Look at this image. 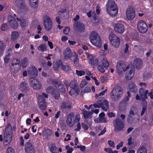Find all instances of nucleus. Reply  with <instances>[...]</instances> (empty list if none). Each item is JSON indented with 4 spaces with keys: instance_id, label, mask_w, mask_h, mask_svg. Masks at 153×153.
<instances>
[{
    "instance_id": "f8f14e48",
    "label": "nucleus",
    "mask_w": 153,
    "mask_h": 153,
    "mask_svg": "<svg viewBox=\"0 0 153 153\" xmlns=\"http://www.w3.org/2000/svg\"><path fill=\"white\" fill-rule=\"evenodd\" d=\"M116 67L117 71L119 74H121L126 70L125 63L123 61H119L117 64Z\"/></svg>"
},
{
    "instance_id": "bf43d9fd",
    "label": "nucleus",
    "mask_w": 153,
    "mask_h": 153,
    "mask_svg": "<svg viewBox=\"0 0 153 153\" xmlns=\"http://www.w3.org/2000/svg\"><path fill=\"white\" fill-rule=\"evenodd\" d=\"M65 148L67 150V153H71L72 152L73 149L72 148H70L69 146H66Z\"/></svg>"
},
{
    "instance_id": "e433bc0d",
    "label": "nucleus",
    "mask_w": 153,
    "mask_h": 153,
    "mask_svg": "<svg viewBox=\"0 0 153 153\" xmlns=\"http://www.w3.org/2000/svg\"><path fill=\"white\" fill-rule=\"evenodd\" d=\"M126 104L121 102L119 104V109L121 111H123L126 109Z\"/></svg>"
},
{
    "instance_id": "7ed1b4c3",
    "label": "nucleus",
    "mask_w": 153,
    "mask_h": 153,
    "mask_svg": "<svg viewBox=\"0 0 153 153\" xmlns=\"http://www.w3.org/2000/svg\"><path fill=\"white\" fill-rule=\"evenodd\" d=\"M13 131L12 127L10 124H8L5 130L4 138L5 141L10 143L12 140Z\"/></svg>"
},
{
    "instance_id": "2eb2a0df",
    "label": "nucleus",
    "mask_w": 153,
    "mask_h": 153,
    "mask_svg": "<svg viewBox=\"0 0 153 153\" xmlns=\"http://www.w3.org/2000/svg\"><path fill=\"white\" fill-rule=\"evenodd\" d=\"M8 21L10 26L12 28L16 29L17 28L18 23L14 17L11 16H9Z\"/></svg>"
},
{
    "instance_id": "de8ad7c7",
    "label": "nucleus",
    "mask_w": 153,
    "mask_h": 153,
    "mask_svg": "<svg viewBox=\"0 0 153 153\" xmlns=\"http://www.w3.org/2000/svg\"><path fill=\"white\" fill-rule=\"evenodd\" d=\"M55 89L52 86H49L47 88L46 91L48 94H52L54 91V89Z\"/></svg>"
},
{
    "instance_id": "864d4df0",
    "label": "nucleus",
    "mask_w": 153,
    "mask_h": 153,
    "mask_svg": "<svg viewBox=\"0 0 153 153\" xmlns=\"http://www.w3.org/2000/svg\"><path fill=\"white\" fill-rule=\"evenodd\" d=\"M76 74L79 76H82V75H83L85 74V72L82 71V70H80V71H79L77 70H76Z\"/></svg>"
},
{
    "instance_id": "423d86ee",
    "label": "nucleus",
    "mask_w": 153,
    "mask_h": 153,
    "mask_svg": "<svg viewBox=\"0 0 153 153\" xmlns=\"http://www.w3.org/2000/svg\"><path fill=\"white\" fill-rule=\"evenodd\" d=\"M97 102L103 111H107V109L109 108V103L107 100H105L103 97H101L99 98Z\"/></svg>"
},
{
    "instance_id": "49530a36",
    "label": "nucleus",
    "mask_w": 153,
    "mask_h": 153,
    "mask_svg": "<svg viewBox=\"0 0 153 153\" xmlns=\"http://www.w3.org/2000/svg\"><path fill=\"white\" fill-rule=\"evenodd\" d=\"M74 57L75 58V59H74V63L76 67H78L79 65V59L78 58V54L76 53V54Z\"/></svg>"
},
{
    "instance_id": "603ef678",
    "label": "nucleus",
    "mask_w": 153,
    "mask_h": 153,
    "mask_svg": "<svg viewBox=\"0 0 153 153\" xmlns=\"http://www.w3.org/2000/svg\"><path fill=\"white\" fill-rule=\"evenodd\" d=\"M13 51L12 49L10 48L7 51L6 53V56L10 58V57L13 54Z\"/></svg>"
},
{
    "instance_id": "dca6fc26",
    "label": "nucleus",
    "mask_w": 153,
    "mask_h": 153,
    "mask_svg": "<svg viewBox=\"0 0 153 153\" xmlns=\"http://www.w3.org/2000/svg\"><path fill=\"white\" fill-rule=\"evenodd\" d=\"M75 30L79 32H84L85 30V27L84 24L80 22H77L74 24Z\"/></svg>"
},
{
    "instance_id": "0eeeda50",
    "label": "nucleus",
    "mask_w": 153,
    "mask_h": 153,
    "mask_svg": "<svg viewBox=\"0 0 153 153\" xmlns=\"http://www.w3.org/2000/svg\"><path fill=\"white\" fill-rule=\"evenodd\" d=\"M137 27L138 31L143 33L146 32L148 28L146 23L142 20H140L138 22Z\"/></svg>"
},
{
    "instance_id": "a18cd8bd",
    "label": "nucleus",
    "mask_w": 153,
    "mask_h": 153,
    "mask_svg": "<svg viewBox=\"0 0 153 153\" xmlns=\"http://www.w3.org/2000/svg\"><path fill=\"white\" fill-rule=\"evenodd\" d=\"M57 149V148L56 147L54 144L53 143L51 144L50 151L52 153H55Z\"/></svg>"
},
{
    "instance_id": "c9c22d12",
    "label": "nucleus",
    "mask_w": 153,
    "mask_h": 153,
    "mask_svg": "<svg viewBox=\"0 0 153 153\" xmlns=\"http://www.w3.org/2000/svg\"><path fill=\"white\" fill-rule=\"evenodd\" d=\"M119 38L116 36V35L113 33H110L109 36V39L111 42V43L112 41H114Z\"/></svg>"
},
{
    "instance_id": "7c9ffc66",
    "label": "nucleus",
    "mask_w": 153,
    "mask_h": 153,
    "mask_svg": "<svg viewBox=\"0 0 153 153\" xmlns=\"http://www.w3.org/2000/svg\"><path fill=\"white\" fill-rule=\"evenodd\" d=\"M20 61L17 58H15L12 60L10 66H20Z\"/></svg>"
},
{
    "instance_id": "72a5a7b5",
    "label": "nucleus",
    "mask_w": 153,
    "mask_h": 153,
    "mask_svg": "<svg viewBox=\"0 0 153 153\" xmlns=\"http://www.w3.org/2000/svg\"><path fill=\"white\" fill-rule=\"evenodd\" d=\"M52 94L53 97L56 100H58L60 97L59 92L56 89H54Z\"/></svg>"
},
{
    "instance_id": "2f4dec72",
    "label": "nucleus",
    "mask_w": 153,
    "mask_h": 153,
    "mask_svg": "<svg viewBox=\"0 0 153 153\" xmlns=\"http://www.w3.org/2000/svg\"><path fill=\"white\" fill-rule=\"evenodd\" d=\"M53 85L56 88H59V86H61V83L59 80L54 79L52 81Z\"/></svg>"
},
{
    "instance_id": "5701e85b",
    "label": "nucleus",
    "mask_w": 153,
    "mask_h": 153,
    "mask_svg": "<svg viewBox=\"0 0 153 153\" xmlns=\"http://www.w3.org/2000/svg\"><path fill=\"white\" fill-rule=\"evenodd\" d=\"M100 37L99 34L95 32H91L89 36L90 40L92 43L94 41Z\"/></svg>"
},
{
    "instance_id": "09e8293b",
    "label": "nucleus",
    "mask_w": 153,
    "mask_h": 153,
    "mask_svg": "<svg viewBox=\"0 0 153 153\" xmlns=\"http://www.w3.org/2000/svg\"><path fill=\"white\" fill-rule=\"evenodd\" d=\"M47 47L46 45H42L39 46L38 47V49L39 51L43 52L46 50Z\"/></svg>"
},
{
    "instance_id": "f3484780",
    "label": "nucleus",
    "mask_w": 153,
    "mask_h": 153,
    "mask_svg": "<svg viewBox=\"0 0 153 153\" xmlns=\"http://www.w3.org/2000/svg\"><path fill=\"white\" fill-rule=\"evenodd\" d=\"M115 31L119 33H122L125 30L124 26L121 24L117 23L116 24L114 27Z\"/></svg>"
},
{
    "instance_id": "79ce46f5",
    "label": "nucleus",
    "mask_w": 153,
    "mask_h": 153,
    "mask_svg": "<svg viewBox=\"0 0 153 153\" xmlns=\"http://www.w3.org/2000/svg\"><path fill=\"white\" fill-rule=\"evenodd\" d=\"M61 68L65 72L70 71L71 69L69 65H64L63 64V63L62 64Z\"/></svg>"
},
{
    "instance_id": "6e6d98bb",
    "label": "nucleus",
    "mask_w": 153,
    "mask_h": 153,
    "mask_svg": "<svg viewBox=\"0 0 153 153\" xmlns=\"http://www.w3.org/2000/svg\"><path fill=\"white\" fill-rule=\"evenodd\" d=\"M60 91L62 92H64L65 91V87L62 84H61V86H59V88H57Z\"/></svg>"
},
{
    "instance_id": "6e6552de",
    "label": "nucleus",
    "mask_w": 153,
    "mask_h": 153,
    "mask_svg": "<svg viewBox=\"0 0 153 153\" xmlns=\"http://www.w3.org/2000/svg\"><path fill=\"white\" fill-rule=\"evenodd\" d=\"M74 113L71 112L68 114L67 116L66 121V124L70 127H72L75 124Z\"/></svg>"
},
{
    "instance_id": "412c9836",
    "label": "nucleus",
    "mask_w": 153,
    "mask_h": 153,
    "mask_svg": "<svg viewBox=\"0 0 153 153\" xmlns=\"http://www.w3.org/2000/svg\"><path fill=\"white\" fill-rule=\"evenodd\" d=\"M148 90H146L144 92V89L143 88H140L139 91V95L141 98H145L146 99H148L147 94L149 93Z\"/></svg>"
},
{
    "instance_id": "473e14b6",
    "label": "nucleus",
    "mask_w": 153,
    "mask_h": 153,
    "mask_svg": "<svg viewBox=\"0 0 153 153\" xmlns=\"http://www.w3.org/2000/svg\"><path fill=\"white\" fill-rule=\"evenodd\" d=\"M30 6L32 7L35 8L37 7L38 0H28Z\"/></svg>"
},
{
    "instance_id": "37998d69",
    "label": "nucleus",
    "mask_w": 153,
    "mask_h": 153,
    "mask_svg": "<svg viewBox=\"0 0 153 153\" xmlns=\"http://www.w3.org/2000/svg\"><path fill=\"white\" fill-rule=\"evenodd\" d=\"M102 64L105 68L108 67L109 65V62L105 57H104L102 61Z\"/></svg>"
},
{
    "instance_id": "4be33fe9",
    "label": "nucleus",
    "mask_w": 153,
    "mask_h": 153,
    "mask_svg": "<svg viewBox=\"0 0 153 153\" xmlns=\"http://www.w3.org/2000/svg\"><path fill=\"white\" fill-rule=\"evenodd\" d=\"M94 112L92 110L91 112L85 110L82 111V114L84 117L85 119H87L91 118L92 115Z\"/></svg>"
},
{
    "instance_id": "13d9d810",
    "label": "nucleus",
    "mask_w": 153,
    "mask_h": 153,
    "mask_svg": "<svg viewBox=\"0 0 153 153\" xmlns=\"http://www.w3.org/2000/svg\"><path fill=\"white\" fill-rule=\"evenodd\" d=\"M88 83V82L85 79H83L80 84V86L81 88H83L85 85H86Z\"/></svg>"
},
{
    "instance_id": "393cba45",
    "label": "nucleus",
    "mask_w": 153,
    "mask_h": 153,
    "mask_svg": "<svg viewBox=\"0 0 153 153\" xmlns=\"http://www.w3.org/2000/svg\"><path fill=\"white\" fill-rule=\"evenodd\" d=\"M33 147L32 144L29 140L25 145V151L26 152H30L33 149Z\"/></svg>"
},
{
    "instance_id": "f03ea898",
    "label": "nucleus",
    "mask_w": 153,
    "mask_h": 153,
    "mask_svg": "<svg viewBox=\"0 0 153 153\" xmlns=\"http://www.w3.org/2000/svg\"><path fill=\"white\" fill-rule=\"evenodd\" d=\"M106 6L107 11L110 15L114 16L117 14L118 9L114 0H108Z\"/></svg>"
},
{
    "instance_id": "c756f323",
    "label": "nucleus",
    "mask_w": 153,
    "mask_h": 153,
    "mask_svg": "<svg viewBox=\"0 0 153 153\" xmlns=\"http://www.w3.org/2000/svg\"><path fill=\"white\" fill-rule=\"evenodd\" d=\"M20 66H10V71L11 73H16L19 70Z\"/></svg>"
},
{
    "instance_id": "c03bdc74",
    "label": "nucleus",
    "mask_w": 153,
    "mask_h": 153,
    "mask_svg": "<svg viewBox=\"0 0 153 153\" xmlns=\"http://www.w3.org/2000/svg\"><path fill=\"white\" fill-rule=\"evenodd\" d=\"M92 61V62H91V61L89 63L91 65V66L93 67H94L95 65H98L99 63L98 59L97 58L95 59H94Z\"/></svg>"
},
{
    "instance_id": "c85d7f7f",
    "label": "nucleus",
    "mask_w": 153,
    "mask_h": 153,
    "mask_svg": "<svg viewBox=\"0 0 153 153\" xmlns=\"http://www.w3.org/2000/svg\"><path fill=\"white\" fill-rule=\"evenodd\" d=\"M19 37V33L17 31H13L11 34V40L12 41L16 40Z\"/></svg>"
},
{
    "instance_id": "69168bd1",
    "label": "nucleus",
    "mask_w": 153,
    "mask_h": 153,
    "mask_svg": "<svg viewBox=\"0 0 153 153\" xmlns=\"http://www.w3.org/2000/svg\"><path fill=\"white\" fill-rule=\"evenodd\" d=\"M98 69L102 73H104L105 71V70L103 67L101 65L99 66L98 67Z\"/></svg>"
},
{
    "instance_id": "052dcab7",
    "label": "nucleus",
    "mask_w": 153,
    "mask_h": 153,
    "mask_svg": "<svg viewBox=\"0 0 153 153\" xmlns=\"http://www.w3.org/2000/svg\"><path fill=\"white\" fill-rule=\"evenodd\" d=\"M141 98L142 101V103H143V107H146L147 108V102L146 101V98L144 97Z\"/></svg>"
},
{
    "instance_id": "bb28decb",
    "label": "nucleus",
    "mask_w": 153,
    "mask_h": 153,
    "mask_svg": "<svg viewBox=\"0 0 153 153\" xmlns=\"http://www.w3.org/2000/svg\"><path fill=\"white\" fill-rule=\"evenodd\" d=\"M27 84L24 81L21 83L20 86V89L22 91H26L27 88Z\"/></svg>"
},
{
    "instance_id": "9b49d317",
    "label": "nucleus",
    "mask_w": 153,
    "mask_h": 153,
    "mask_svg": "<svg viewBox=\"0 0 153 153\" xmlns=\"http://www.w3.org/2000/svg\"><path fill=\"white\" fill-rule=\"evenodd\" d=\"M126 15L128 19L132 20L135 16V13L134 9L132 7H129L126 10Z\"/></svg>"
},
{
    "instance_id": "a211bd4d",
    "label": "nucleus",
    "mask_w": 153,
    "mask_h": 153,
    "mask_svg": "<svg viewBox=\"0 0 153 153\" xmlns=\"http://www.w3.org/2000/svg\"><path fill=\"white\" fill-rule=\"evenodd\" d=\"M134 65L137 70H140L143 65L142 60L140 58L135 59L133 63Z\"/></svg>"
},
{
    "instance_id": "ddd939ff",
    "label": "nucleus",
    "mask_w": 153,
    "mask_h": 153,
    "mask_svg": "<svg viewBox=\"0 0 153 153\" xmlns=\"http://www.w3.org/2000/svg\"><path fill=\"white\" fill-rule=\"evenodd\" d=\"M27 71L28 75L32 77H35L37 76L38 73L37 69L33 66L28 67L27 68Z\"/></svg>"
},
{
    "instance_id": "5fc2aeb1",
    "label": "nucleus",
    "mask_w": 153,
    "mask_h": 153,
    "mask_svg": "<svg viewBox=\"0 0 153 153\" xmlns=\"http://www.w3.org/2000/svg\"><path fill=\"white\" fill-rule=\"evenodd\" d=\"M134 76V74H128L127 73L126 74V79L128 80H130L132 79Z\"/></svg>"
},
{
    "instance_id": "f704fd0d",
    "label": "nucleus",
    "mask_w": 153,
    "mask_h": 153,
    "mask_svg": "<svg viewBox=\"0 0 153 153\" xmlns=\"http://www.w3.org/2000/svg\"><path fill=\"white\" fill-rule=\"evenodd\" d=\"M21 65L23 68H26L29 65L27 58L25 57L23 59L21 62Z\"/></svg>"
},
{
    "instance_id": "9d476101",
    "label": "nucleus",
    "mask_w": 153,
    "mask_h": 153,
    "mask_svg": "<svg viewBox=\"0 0 153 153\" xmlns=\"http://www.w3.org/2000/svg\"><path fill=\"white\" fill-rule=\"evenodd\" d=\"M76 54L74 52H72L71 49L69 47L67 48L63 53L64 59H71Z\"/></svg>"
},
{
    "instance_id": "a19ab883",
    "label": "nucleus",
    "mask_w": 153,
    "mask_h": 153,
    "mask_svg": "<svg viewBox=\"0 0 153 153\" xmlns=\"http://www.w3.org/2000/svg\"><path fill=\"white\" fill-rule=\"evenodd\" d=\"M17 20L20 22V23L22 27L23 28L25 27L27 25L26 21L25 19H20L16 18Z\"/></svg>"
},
{
    "instance_id": "3c124183",
    "label": "nucleus",
    "mask_w": 153,
    "mask_h": 153,
    "mask_svg": "<svg viewBox=\"0 0 153 153\" xmlns=\"http://www.w3.org/2000/svg\"><path fill=\"white\" fill-rule=\"evenodd\" d=\"M127 121L128 123L130 124H132L133 123H134V117H127Z\"/></svg>"
},
{
    "instance_id": "4d7b16f0",
    "label": "nucleus",
    "mask_w": 153,
    "mask_h": 153,
    "mask_svg": "<svg viewBox=\"0 0 153 153\" xmlns=\"http://www.w3.org/2000/svg\"><path fill=\"white\" fill-rule=\"evenodd\" d=\"M70 30L69 27H66L63 30V32L65 34L68 35L69 32Z\"/></svg>"
},
{
    "instance_id": "f257e3e1",
    "label": "nucleus",
    "mask_w": 153,
    "mask_h": 153,
    "mask_svg": "<svg viewBox=\"0 0 153 153\" xmlns=\"http://www.w3.org/2000/svg\"><path fill=\"white\" fill-rule=\"evenodd\" d=\"M123 94V90L122 88L119 87L114 88L110 94L111 100L114 101L118 100L120 99Z\"/></svg>"
},
{
    "instance_id": "4468645a",
    "label": "nucleus",
    "mask_w": 153,
    "mask_h": 153,
    "mask_svg": "<svg viewBox=\"0 0 153 153\" xmlns=\"http://www.w3.org/2000/svg\"><path fill=\"white\" fill-rule=\"evenodd\" d=\"M60 107L61 110L63 111L66 109H70L72 108V103L69 100H66L62 102Z\"/></svg>"
},
{
    "instance_id": "774afa93",
    "label": "nucleus",
    "mask_w": 153,
    "mask_h": 153,
    "mask_svg": "<svg viewBox=\"0 0 153 153\" xmlns=\"http://www.w3.org/2000/svg\"><path fill=\"white\" fill-rule=\"evenodd\" d=\"M100 123H106L108 122L107 120L104 117H99Z\"/></svg>"
},
{
    "instance_id": "a878e982",
    "label": "nucleus",
    "mask_w": 153,
    "mask_h": 153,
    "mask_svg": "<svg viewBox=\"0 0 153 153\" xmlns=\"http://www.w3.org/2000/svg\"><path fill=\"white\" fill-rule=\"evenodd\" d=\"M62 63V62L61 60L57 61L54 63L53 64L54 69L56 71L58 70L60 67H61Z\"/></svg>"
},
{
    "instance_id": "1a4fd4ad",
    "label": "nucleus",
    "mask_w": 153,
    "mask_h": 153,
    "mask_svg": "<svg viewBox=\"0 0 153 153\" xmlns=\"http://www.w3.org/2000/svg\"><path fill=\"white\" fill-rule=\"evenodd\" d=\"M44 19V24L45 28L47 31H50L52 27V21L51 19L47 16H45Z\"/></svg>"
},
{
    "instance_id": "e2e57ef3",
    "label": "nucleus",
    "mask_w": 153,
    "mask_h": 153,
    "mask_svg": "<svg viewBox=\"0 0 153 153\" xmlns=\"http://www.w3.org/2000/svg\"><path fill=\"white\" fill-rule=\"evenodd\" d=\"M108 143L109 146L112 148L115 147L114 143V141L111 140H108Z\"/></svg>"
},
{
    "instance_id": "6ab92c4d",
    "label": "nucleus",
    "mask_w": 153,
    "mask_h": 153,
    "mask_svg": "<svg viewBox=\"0 0 153 153\" xmlns=\"http://www.w3.org/2000/svg\"><path fill=\"white\" fill-rule=\"evenodd\" d=\"M38 99L40 108L43 110L46 109V106L45 103V99L43 98L42 96L41 95L38 96Z\"/></svg>"
},
{
    "instance_id": "58836bf2",
    "label": "nucleus",
    "mask_w": 153,
    "mask_h": 153,
    "mask_svg": "<svg viewBox=\"0 0 153 153\" xmlns=\"http://www.w3.org/2000/svg\"><path fill=\"white\" fill-rule=\"evenodd\" d=\"M137 152V153H147V150L144 146H141L138 149Z\"/></svg>"
},
{
    "instance_id": "39448f33",
    "label": "nucleus",
    "mask_w": 153,
    "mask_h": 153,
    "mask_svg": "<svg viewBox=\"0 0 153 153\" xmlns=\"http://www.w3.org/2000/svg\"><path fill=\"white\" fill-rule=\"evenodd\" d=\"M29 83L30 86L35 90L41 88V85L38 79L35 77H32L29 79Z\"/></svg>"
},
{
    "instance_id": "0e129e2a",
    "label": "nucleus",
    "mask_w": 153,
    "mask_h": 153,
    "mask_svg": "<svg viewBox=\"0 0 153 153\" xmlns=\"http://www.w3.org/2000/svg\"><path fill=\"white\" fill-rule=\"evenodd\" d=\"M8 28V25L6 24H3L1 27L2 30L4 31L6 30Z\"/></svg>"
},
{
    "instance_id": "4c0bfd02",
    "label": "nucleus",
    "mask_w": 153,
    "mask_h": 153,
    "mask_svg": "<svg viewBox=\"0 0 153 153\" xmlns=\"http://www.w3.org/2000/svg\"><path fill=\"white\" fill-rule=\"evenodd\" d=\"M120 42V38H119L114 41H112L111 44L113 46L116 48H118Z\"/></svg>"
},
{
    "instance_id": "680f3d73",
    "label": "nucleus",
    "mask_w": 153,
    "mask_h": 153,
    "mask_svg": "<svg viewBox=\"0 0 153 153\" xmlns=\"http://www.w3.org/2000/svg\"><path fill=\"white\" fill-rule=\"evenodd\" d=\"M129 98L126 97L124 98V99L122 101H121V102L127 105V102L129 101Z\"/></svg>"
},
{
    "instance_id": "b1692460",
    "label": "nucleus",
    "mask_w": 153,
    "mask_h": 153,
    "mask_svg": "<svg viewBox=\"0 0 153 153\" xmlns=\"http://www.w3.org/2000/svg\"><path fill=\"white\" fill-rule=\"evenodd\" d=\"M128 86L131 92L135 93L137 91V86L134 83L130 82L128 84Z\"/></svg>"
},
{
    "instance_id": "20e7f679",
    "label": "nucleus",
    "mask_w": 153,
    "mask_h": 153,
    "mask_svg": "<svg viewBox=\"0 0 153 153\" xmlns=\"http://www.w3.org/2000/svg\"><path fill=\"white\" fill-rule=\"evenodd\" d=\"M113 126L114 127V131L118 132L122 131L124 128V123L121 119L117 118L113 122Z\"/></svg>"
},
{
    "instance_id": "ea45409f",
    "label": "nucleus",
    "mask_w": 153,
    "mask_h": 153,
    "mask_svg": "<svg viewBox=\"0 0 153 153\" xmlns=\"http://www.w3.org/2000/svg\"><path fill=\"white\" fill-rule=\"evenodd\" d=\"M78 86L77 81L74 79L71 80L70 82V87L73 89H75Z\"/></svg>"
},
{
    "instance_id": "338daca9",
    "label": "nucleus",
    "mask_w": 153,
    "mask_h": 153,
    "mask_svg": "<svg viewBox=\"0 0 153 153\" xmlns=\"http://www.w3.org/2000/svg\"><path fill=\"white\" fill-rule=\"evenodd\" d=\"M14 152L13 148L11 147H8L7 150V153H14Z\"/></svg>"
},
{
    "instance_id": "aec40b11",
    "label": "nucleus",
    "mask_w": 153,
    "mask_h": 153,
    "mask_svg": "<svg viewBox=\"0 0 153 153\" xmlns=\"http://www.w3.org/2000/svg\"><path fill=\"white\" fill-rule=\"evenodd\" d=\"M15 3L16 7L19 9L23 10L25 7V1L23 0H16Z\"/></svg>"
},
{
    "instance_id": "cd10ccee",
    "label": "nucleus",
    "mask_w": 153,
    "mask_h": 153,
    "mask_svg": "<svg viewBox=\"0 0 153 153\" xmlns=\"http://www.w3.org/2000/svg\"><path fill=\"white\" fill-rule=\"evenodd\" d=\"M92 44L97 47H100L101 46L102 42L100 37L95 40L92 43Z\"/></svg>"
},
{
    "instance_id": "8fccbe9b",
    "label": "nucleus",
    "mask_w": 153,
    "mask_h": 153,
    "mask_svg": "<svg viewBox=\"0 0 153 153\" xmlns=\"http://www.w3.org/2000/svg\"><path fill=\"white\" fill-rule=\"evenodd\" d=\"M125 46L126 47L124 51L121 52V54L123 55V56H125L128 51V49L129 48V46L128 45L127 43H126L125 45Z\"/></svg>"
}]
</instances>
